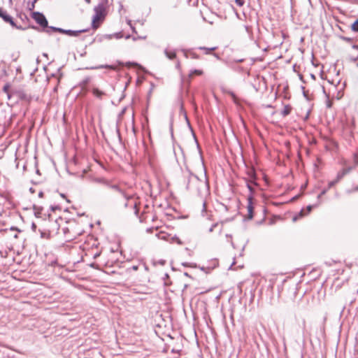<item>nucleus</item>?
Wrapping results in <instances>:
<instances>
[{
  "label": "nucleus",
  "mask_w": 358,
  "mask_h": 358,
  "mask_svg": "<svg viewBox=\"0 0 358 358\" xmlns=\"http://www.w3.org/2000/svg\"><path fill=\"white\" fill-rule=\"evenodd\" d=\"M93 182L97 184H101L107 187L108 189H111L115 192H117L124 200V203L123 204L124 207L127 208L128 206L129 202L132 199V196L128 194L126 192V191L120 187L119 184L113 183L111 180L103 177L94 178L93 179Z\"/></svg>",
  "instance_id": "f257e3e1"
},
{
  "label": "nucleus",
  "mask_w": 358,
  "mask_h": 358,
  "mask_svg": "<svg viewBox=\"0 0 358 358\" xmlns=\"http://www.w3.org/2000/svg\"><path fill=\"white\" fill-rule=\"evenodd\" d=\"M106 3L107 1H106V2H101L94 8V15L92 17V27L94 29H96L100 26L107 15Z\"/></svg>",
  "instance_id": "f03ea898"
},
{
  "label": "nucleus",
  "mask_w": 358,
  "mask_h": 358,
  "mask_svg": "<svg viewBox=\"0 0 358 358\" xmlns=\"http://www.w3.org/2000/svg\"><path fill=\"white\" fill-rule=\"evenodd\" d=\"M43 227L48 232V237H51L53 234H57L59 230V224L57 220H53L50 216L48 220H45Z\"/></svg>",
  "instance_id": "7ed1b4c3"
},
{
  "label": "nucleus",
  "mask_w": 358,
  "mask_h": 358,
  "mask_svg": "<svg viewBox=\"0 0 358 358\" xmlns=\"http://www.w3.org/2000/svg\"><path fill=\"white\" fill-rule=\"evenodd\" d=\"M205 178H206V181L203 182V181L200 180L196 176L191 175V176L189 177V179L188 184L187 185V189H190L191 188L190 187V182H191V181H194V182H196L199 183V185L201 186L200 188H202L203 189L205 194H208V182H207L206 174V173H205ZM200 188L199 189V194H201Z\"/></svg>",
  "instance_id": "20e7f679"
},
{
  "label": "nucleus",
  "mask_w": 358,
  "mask_h": 358,
  "mask_svg": "<svg viewBox=\"0 0 358 358\" xmlns=\"http://www.w3.org/2000/svg\"><path fill=\"white\" fill-rule=\"evenodd\" d=\"M32 18L42 27L48 28V20L44 15L39 12H33L31 15Z\"/></svg>",
  "instance_id": "39448f33"
},
{
  "label": "nucleus",
  "mask_w": 358,
  "mask_h": 358,
  "mask_svg": "<svg viewBox=\"0 0 358 358\" xmlns=\"http://www.w3.org/2000/svg\"><path fill=\"white\" fill-rule=\"evenodd\" d=\"M248 218L249 220L252 219L253 217V206H252V196L250 195L248 198Z\"/></svg>",
  "instance_id": "423d86ee"
},
{
  "label": "nucleus",
  "mask_w": 358,
  "mask_h": 358,
  "mask_svg": "<svg viewBox=\"0 0 358 358\" xmlns=\"http://www.w3.org/2000/svg\"><path fill=\"white\" fill-rule=\"evenodd\" d=\"M2 19L7 23H9L13 27H15L17 29H22V27H18L16 25V24L15 23L13 17L9 15L8 14H7L6 13L3 15V16H2Z\"/></svg>",
  "instance_id": "0eeeda50"
},
{
  "label": "nucleus",
  "mask_w": 358,
  "mask_h": 358,
  "mask_svg": "<svg viewBox=\"0 0 358 358\" xmlns=\"http://www.w3.org/2000/svg\"><path fill=\"white\" fill-rule=\"evenodd\" d=\"M247 175L248 176V178H247L246 180H249L250 181L254 182L256 185L255 180L257 179V176L255 170L252 168L248 169Z\"/></svg>",
  "instance_id": "6e6552de"
},
{
  "label": "nucleus",
  "mask_w": 358,
  "mask_h": 358,
  "mask_svg": "<svg viewBox=\"0 0 358 358\" xmlns=\"http://www.w3.org/2000/svg\"><path fill=\"white\" fill-rule=\"evenodd\" d=\"M85 30L73 31L70 29H64V34L69 36H78L79 34L84 32Z\"/></svg>",
  "instance_id": "1a4fd4ad"
},
{
  "label": "nucleus",
  "mask_w": 358,
  "mask_h": 358,
  "mask_svg": "<svg viewBox=\"0 0 358 358\" xmlns=\"http://www.w3.org/2000/svg\"><path fill=\"white\" fill-rule=\"evenodd\" d=\"M245 182H246L247 187H248L249 191L250 192V195L252 196V194L255 192L254 187L257 186V183L256 182V185H255L254 182L250 181L249 180H246Z\"/></svg>",
  "instance_id": "9d476101"
},
{
  "label": "nucleus",
  "mask_w": 358,
  "mask_h": 358,
  "mask_svg": "<svg viewBox=\"0 0 358 358\" xmlns=\"http://www.w3.org/2000/svg\"><path fill=\"white\" fill-rule=\"evenodd\" d=\"M164 53L166 56L170 59H173L176 57V53L175 51H169V50L166 49L164 50Z\"/></svg>",
  "instance_id": "9b49d317"
},
{
  "label": "nucleus",
  "mask_w": 358,
  "mask_h": 358,
  "mask_svg": "<svg viewBox=\"0 0 358 358\" xmlns=\"http://www.w3.org/2000/svg\"><path fill=\"white\" fill-rule=\"evenodd\" d=\"M291 110H292L291 106L289 105H287L284 107L283 110L281 112V114L283 117H285L291 113Z\"/></svg>",
  "instance_id": "f8f14e48"
},
{
  "label": "nucleus",
  "mask_w": 358,
  "mask_h": 358,
  "mask_svg": "<svg viewBox=\"0 0 358 358\" xmlns=\"http://www.w3.org/2000/svg\"><path fill=\"white\" fill-rule=\"evenodd\" d=\"M349 171H350V169H343L341 171L338 172L337 174V176H336V180H338L339 181Z\"/></svg>",
  "instance_id": "ddd939ff"
},
{
  "label": "nucleus",
  "mask_w": 358,
  "mask_h": 358,
  "mask_svg": "<svg viewBox=\"0 0 358 358\" xmlns=\"http://www.w3.org/2000/svg\"><path fill=\"white\" fill-rule=\"evenodd\" d=\"M92 93H93V94H94L95 96H96V97H98V98H99V99H101V96L104 94V93H103V92L100 91V90H99V89H97V88H94V89H93V90H92Z\"/></svg>",
  "instance_id": "4468645a"
},
{
  "label": "nucleus",
  "mask_w": 358,
  "mask_h": 358,
  "mask_svg": "<svg viewBox=\"0 0 358 358\" xmlns=\"http://www.w3.org/2000/svg\"><path fill=\"white\" fill-rule=\"evenodd\" d=\"M351 29L354 32H358V18L351 24Z\"/></svg>",
  "instance_id": "2eb2a0df"
},
{
  "label": "nucleus",
  "mask_w": 358,
  "mask_h": 358,
  "mask_svg": "<svg viewBox=\"0 0 358 358\" xmlns=\"http://www.w3.org/2000/svg\"><path fill=\"white\" fill-rule=\"evenodd\" d=\"M39 231L41 233V238H50V237H48V232L47 230H45V228L43 227V229H39Z\"/></svg>",
  "instance_id": "dca6fc26"
},
{
  "label": "nucleus",
  "mask_w": 358,
  "mask_h": 358,
  "mask_svg": "<svg viewBox=\"0 0 358 358\" xmlns=\"http://www.w3.org/2000/svg\"><path fill=\"white\" fill-rule=\"evenodd\" d=\"M202 73H203V71L201 70H196L195 69V70L191 71L189 76L190 77H192L194 75L201 76V75H202Z\"/></svg>",
  "instance_id": "f3484780"
},
{
  "label": "nucleus",
  "mask_w": 358,
  "mask_h": 358,
  "mask_svg": "<svg viewBox=\"0 0 358 358\" xmlns=\"http://www.w3.org/2000/svg\"><path fill=\"white\" fill-rule=\"evenodd\" d=\"M341 38L347 43H352L355 41L353 37L341 36Z\"/></svg>",
  "instance_id": "a211bd4d"
},
{
  "label": "nucleus",
  "mask_w": 358,
  "mask_h": 358,
  "mask_svg": "<svg viewBox=\"0 0 358 358\" xmlns=\"http://www.w3.org/2000/svg\"><path fill=\"white\" fill-rule=\"evenodd\" d=\"M48 29H52L55 31H58L59 33H62L64 34V29H62V28H57V27H48Z\"/></svg>",
  "instance_id": "6ab92c4d"
},
{
  "label": "nucleus",
  "mask_w": 358,
  "mask_h": 358,
  "mask_svg": "<svg viewBox=\"0 0 358 358\" xmlns=\"http://www.w3.org/2000/svg\"><path fill=\"white\" fill-rule=\"evenodd\" d=\"M34 213L36 217L39 216V214L41 213V210H42L41 208L36 207V206H34Z\"/></svg>",
  "instance_id": "aec40b11"
},
{
  "label": "nucleus",
  "mask_w": 358,
  "mask_h": 358,
  "mask_svg": "<svg viewBox=\"0 0 358 358\" xmlns=\"http://www.w3.org/2000/svg\"><path fill=\"white\" fill-rule=\"evenodd\" d=\"M338 182V180H334L329 182L327 189H330L333 187L337 182Z\"/></svg>",
  "instance_id": "412c9836"
},
{
  "label": "nucleus",
  "mask_w": 358,
  "mask_h": 358,
  "mask_svg": "<svg viewBox=\"0 0 358 358\" xmlns=\"http://www.w3.org/2000/svg\"><path fill=\"white\" fill-rule=\"evenodd\" d=\"M235 2L239 6H243L245 3L244 0H235Z\"/></svg>",
  "instance_id": "4be33fe9"
},
{
  "label": "nucleus",
  "mask_w": 358,
  "mask_h": 358,
  "mask_svg": "<svg viewBox=\"0 0 358 358\" xmlns=\"http://www.w3.org/2000/svg\"><path fill=\"white\" fill-rule=\"evenodd\" d=\"M327 190H328V189H327H327H324L321 192V193L318 195V196H317L318 199H320L321 198V196H322L323 195H324V194L327 193Z\"/></svg>",
  "instance_id": "5701e85b"
},
{
  "label": "nucleus",
  "mask_w": 358,
  "mask_h": 358,
  "mask_svg": "<svg viewBox=\"0 0 358 358\" xmlns=\"http://www.w3.org/2000/svg\"><path fill=\"white\" fill-rule=\"evenodd\" d=\"M200 49H201V50H207V53H208L210 51L215 50L216 49V48L214 47V48H204V47H201V48H200Z\"/></svg>",
  "instance_id": "b1692460"
},
{
  "label": "nucleus",
  "mask_w": 358,
  "mask_h": 358,
  "mask_svg": "<svg viewBox=\"0 0 358 358\" xmlns=\"http://www.w3.org/2000/svg\"><path fill=\"white\" fill-rule=\"evenodd\" d=\"M206 210V201H203V210H202V213H204Z\"/></svg>",
  "instance_id": "393cba45"
},
{
  "label": "nucleus",
  "mask_w": 358,
  "mask_h": 358,
  "mask_svg": "<svg viewBox=\"0 0 358 358\" xmlns=\"http://www.w3.org/2000/svg\"><path fill=\"white\" fill-rule=\"evenodd\" d=\"M331 105H332V102L330 101V100H327V106L328 108H331Z\"/></svg>",
  "instance_id": "a878e982"
},
{
  "label": "nucleus",
  "mask_w": 358,
  "mask_h": 358,
  "mask_svg": "<svg viewBox=\"0 0 358 358\" xmlns=\"http://www.w3.org/2000/svg\"><path fill=\"white\" fill-rule=\"evenodd\" d=\"M6 12L3 11L1 8H0V17L2 18V16L6 13Z\"/></svg>",
  "instance_id": "bb28decb"
},
{
  "label": "nucleus",
  "mask_w": 358,
  "mask_h": 358,
  "mask_svg": "<svg viewBox=\"0 0 358 358\" xmlns=\"http://www.w3.org/2000/svg\"><path fill=\"white\" fill-rule=\"evenodd\" d=\"M312 208H313L312 206H307V211H308V213H310L312 210Z\"/></svg>",
  "instance_id": "cd10ccee"
},
{
  "label": "nucleus",
  "mask_w": 358,
  "mask_h": 358,
  "mask_svg": "<svg viewBox=\"0 0 358 358\" xmlns=\"http://www.w3.org/2000/svg\"><path fill=\"white\" fill-rule=\"evenodd\" d=\"M216 226H217V224H213V225L210 228L209 231H210V232H212V231H213L214 227H215Z\"/></svg>",
  "instance_id": "c85d7f7f"
},
{
  "label": "nucleus",
  "mask_w": 358,
  "mask_h": 358,
  "mask_svg": "<svg viewBox=\"0 0 358 358\" xmlns=\"http://www.w3.org/2000/svg\"><path fill=\"white\" fill-rule=\"evenodd\" d=\"M352 48L358 50V44H354L352 45Z\"/></svg>",
  "instance_id": "c756f323"
},
{
  "label": "nucleus",
  "mask_w": 358,
  "mask_h": 358,
  "mask_svg": "<svg viewBox=\"0 0 358 358\" xmlns=\"http://www.w3.org/2000/svg\"><path fill=\"white\" fill-rule=\"evenodd\" d=\"M31 228H32V229H33V230H34V231H35V230H36V224L33 223V224H32V226H31Z\"/></svg>",
  "instance_id": "7c9ffc66"
},
{
  "label": "nucleus",
  "mask_w": 358,
  "mask_h": 358,
  "mask_svg": "<svg viewBox=\"0 0 358 358\" xmlns=\"http://www.w3.org/2000/svg\"><path fill=\"white\" fill-rule=\"evenodd\" d=\"M35 3H34V1L32 2V3H31V8H29L30 10H32V9H34V7H35Z\"/></svg>",
  "instance_id": "2f4dec72"
},
{
  "label": "nucleus",
  "mask_w": 358,
  "mask_h": 358,
  "mask_svg": "<svg viewBox=\"0 0 358 358\" xmlns=\"http://www.w3.org/2000/svg\"><path fill=\"white\" fill-rule=\"evenodd\" d=\"M305 328H306V321L303 320V331L305 330Z\"/></svg>",
  "instance_id": "473e14b6"
},
{
  "label": "nucleus",
  "mask_w": 358,
  "mask_h": 358,
  "mask_svg": "<svg viewBox=\"0 0 358 358\" xmlns=\"http://www.w3.org/2000/svg\"><path fill=\"white\" fill-rule=\"evenodd\" d=\"M63 231H64V234H66L69 231V229L68 228H64L63 229Z\"/></svg>",
  "instance_id": "72a5a7b5"
},
{
  "label": "nucleus",
  "mask_w": 358,
  "mask_h": 358,
  "mask_svg": "<svg viewBox=\"0 0 358 358\" xmlns=\"http://www.w3.org/2000/svg\"><path fill=\"white\" fill-rule=\"evenodd\" d=\"M172 120H173V118L171 117V126H170L171 133L173 132V128H172Z\"/></svg>",
  "instance_id": "f704fd0d"
},
{
  "label": "nucleus",
  "mask_w": 358,
  "mask_h": 358,
  "mask_svg": "<svg viewBox=\"0 0 358 358\" xmlns=\"http://www.w3.org/2000/svg\"><path fill=\"white\" fill-rule=\"evenodd\" d=\"M43 192H40L39 194H38V196L39 197H43Z\"/></svg>",
  "instance_id": "c9c22d12"
},
{
  "label": "nucleus",
  "mask_w": 358,
  "mask_h": 358,
  "mask_svg": "<svg viewBox=\"0 0 358 358\" xmlns=\"http://www.w3.org/2000/svg\"><path fill=\"white\" fill-rule=\"evenodd\" d=\"M90 80V78H87L86 80H85L84 83L85 84H87Z\"/></svg>",
  "instance_id": "e433bc0d"
},
{
  "label": "nucleus",
  "mask_w": 358,
  "mask_h": 358,
  "mask_svg": "<svg viewBox=\"0 0 358 358\" xmlns=\"http://www.w3.org/2000/svg\"><path fill=\"white\" fill-rule=\"evenodd\" d=\"M116 37H117V38H120V37H121V36H120V33L117 34H116Z\"/></svg>",
  "instance_id": "4c0bfd02"
},
{
  "label": "nucleus",
  "mask_w": 358,
  "mask_h": 358,
  "mask_svg": "<svg viewBox=\"0 0 358 358\" xmlns=\"http://www.w3.org/2000/svg\"><path fill=\"white\" fill-rule=\"evenodd\" d=\"M10 229H11V230H17V229H16V228H15V227H11V228H10ZM17 231H20V230H18V229H17Z\"/></svg>",
  "instance_id": "58836bf2"
},
{
  "label": "nucleus",
  "mask_w": 358,
  "mask_h": 358,
  "mask_svg": "<svg viewBox=\"0 0 358 358\" xmlns=\"http://www.w3.org/2000/svg\"><path fill=\"white\" fill-rule=\"evenodd\" d=\"M29 190H30V192H32V193H34V190L33 189V188H32V187H31V188L29 189Z\"/></svg>",
  "instance_id": "ea45409f"
},
{
  "label": "nucleus",
  "mask_w": 358,
  "mask_h": 358,
  "mask_svg": "<svg viewBox=\"0 0 358 358\" xmlns=\"http://www.w3.org/2000/svg\"><path fill=\"white\" fill-rule=\"evenodd\" d=\"M105 67H106V68L113 69V68H112V66H108V65H106Z\"/></svg>",
  "instance_id": "a19ab883"
},
{
  "label": "nucleus",
  "mask_w": 358,
  "mask_h": 358,
  "mask_svg": "<svg viewBox=\"0 0 358 358\" xmlns=\"http://www.w3.org/2000/svg\"><path fill=\"white\" fill-rule=\"evenodd\" d=\"M17 237H18V236H17V234L14 235V238H17Z\"/></svg>",
  "instance_id": "79ce46f5"
},
{
  "label": "nucleus",
  "mask_w": 358,
  "mask_h": 358,
  "mask_svg": "<svg viewBox=\"0 0 358 358\" xmlns=\"http://www.w3.org/2000/svg\"><path fill=\"white\" fill-rule=\"evenodd\" d=\"M178 243L181 244V241L179 239L178 240Z\"/></svg>",
  "instance_id": "37998d69"
},
{
  "label": "nucleus",
  "mask_w": 358,
  "mask_h": 358,
  "mask_svg": "<svg viewBox=\"0 0 358 358\" xmlns=\"http://www.w3.org/2000/svg\"><path fill=\"white\" fill-rule=\"evenodd\" d=\"M36 173H38V174H39V173H39V170H37V171H36Z\"/></svg>",
  "instance_id": "c03bdc74"
},
{
  "label": "nucleus",
  "mask_w": 358,
  "mask_h": 358,
  "mask_svg": "<svg viewBox=\"0 0 358 358\" xmlns=\"http://www.w3.org/2000/svg\"><path fill=\"white\" fill-rule=\"evenodd\" d=\"M38 0H34V3H36Z\"/></svg>",
  "instance_id": "a18cd8bd"
},
{
  "label": "nucleus",
  "mask_w": 358,
  "mask_h": 358,
  "mask_svg": "<svg viewBox=\"0 0 358 358\" xmlns=\"http://www.w3.org/2000/svg\"><path fill=\"white\" fill-rule=\"evenodd\" d=\"M134 206L136 208V203H134Z\"/></svg>",
  "instance_id": "49530a36"
},
{
  "label": "nucleus",
  "mask_w": 358,
  "mask_h": 358,
  "mask_svg": "<svg viewBox=\"0 0 358 358\" xmlns=\"http://www.w3.org/2000/svg\"><path fill=\"white\" fill-rule=\"evenodd\" d=\"M357 190H358V187L356 188Z\"/></svg>",
  "instance_id": "de8ad7c7"
},
{
  "label": "nucleus",
  "mask_w": 358,
  "mask_h": 358,
  "mask_svg": "<svg viewBox=\"0 0 358 358\" xmlns=\"http://www.w3.org/2000/svg\"><path fill=\"white\" fill-rule=\"evenodd\" d=\"M357 66H358V64H357Z\"/></svg>",
  "instance_id": "09e8293b"
}]
</instances>
